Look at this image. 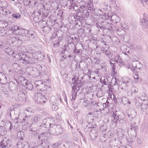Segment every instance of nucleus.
Masks as SVG:
<instances>
[{
  "label": "nucleus",
  "mask_w": 148,
  "mask_h": 148,
  "mask_svg": "<svg viewBox=\"0 0 148 148\" xmlns=\"http://www.w3.org/2000/svg\"><path fill=\"white\" fill-rule=\"evenodd\" d=\"M40 51L32 52L31 54H30L29 56L24 53H19L14 57H16L18 60L23 62V63L25 62L28 64H36L38 62L37 55L40 54Z\"/></svg>",
  "instance_id": "1"
},
{
  "label": "nucleus",
  "mask_w": 148,
  "mask_h": 148,
  "mask_svg": "<svg viewBox=\"0 0 148 148\" xmlns=\"http://www.w3.org/2000/svg\"><path fill=\"white\" fill-rule=\"evenodd\" d=\"M51 133L56 135H58L61 134L63 130L60 125L54 124H50L49 130Z\"/></svg>",
  "instance_id": "2"
},
{
  "label": "nucleus",
  "mask_w": 148,
  "mask_h": 148,
  "mask_svg": "<svg viewBox=\"0 0 148 148\" xmlns=\"http://www.w3.org/2000/svg\"><path fill=\"white\" fill-rule=\"evenodd\" d=\"M97 26L102 30L108 29L110 30H113L114 25L107 21H103L100 23L97 22L96 23Z\"/></svg>",
  "instance_id": "3"
},
{
  "label": "nucleus",
  "mask_w": 148,
  "mask_h": 148,
  "mask_svg": "<svg viewBox=\"0 0 148 148\" xmlns=\"http://www.w3.org/2000/svg\"><path fill=\"white\" fill-rule=\"evenodd\" d=\"M10 30L12 31V33L14 34H18V33L25 34L27 33L28 31L24 29H21L18 26L13 25L10 28H9Z\"/></svg>",
  "instance_id": "4"
},
{
  "label": "nucleus",
  "mask_w": 148,
  "mask_h": 148,
  "mask_svg": "<svg viewBox=\"0 0 148 148\" xmlns=\"http://www.w3.org/2000/svg\"><path fill=\"white\" fill-rule=\"evenodd\" d=\"M132 81L130 79L124 80L121 82L119 87L121 89L127 91L128 90L129 86L132 84Z\"/></svg>",
  "instance_id": "5"
},
{
  "label": "nucleus",
  "mask_w": 148,
  "mask_h": 148,
  "mask_svg": "<svg viewBox=\"0 0 148 148\" xmlns=\"http://www.w3.org/2000/svg\"><path fill=\"white\" fill-rule=\"evenodd\" d=\"M34 98L36 102L38 104L45 103L47 101V99L45 96L41 94L40 92L36 93L35 95Z\"/></svg>",
  "instance_id": "6"
},
{
  "label": "nucleus",
  "mask_w": 148,
  "mask_h": 148,
  "mask_svg": "<svg viewBox=\"0 0 148 148\" xmlns=\"http://www.w3.org/2000/svg\"><path fill=\"white\" fill-rule=\"evenodd\" d=\"M34 84L38 92L44 91L47 88V86L45 85V83L41 81H36Z\"/></svg>",
  "instance_id": "7"
},
{
  "label": "nucleus",
  "mask_w": 148,
  "mask_h": 148,
  "mask_svg": "<svg viewBox=\"0 0 148 148\" xmlns=\"http://www.w3.org/2000/svg\"><path fill=\"white\" fill-rule=\"evenodd\" d=\"M25 94H18L17 96L16 95L14 97H12V101L14 102L18 101H23L25 100Z\"/></svg>",
  "instance_id": "8"
},
{
  "label": "nucleus",
  "mask_w": 148,
  "mask_h": 148,
  "mask_svg": "<svg viewBox=\"0 0 148 148\" xmlns=\"http://www.w3.org/2000/svg\"><path fill=\"white\" fill-rule=\"evenodd\" d=\"M127 112L128 117H130V121H131V119L134 118L136 115V111L133 109H128Z\"/></svg>",
  "instance_id": "9"
},
{
  "label": "nucleus",
  "mask_w": 148,
  "mask_h": 148,
  "mask_svg": "<svg viewBox=\"0 0 148 148\" xmlns=\"http://www.w3.org/2000/svg\"><path fill=\"white\" fill-rule=\"evenodd\" d=\"M26 35L25 36L27 38V39L33 41L34 40V38H36L35 32L33 31L32 32H28L27 33H25Z\"/></svg>",
  "instance_id": "10"
},
{
  "label": "nucleus",
  "mask_w": 148,
  "mask_h": 148,
  "mask_svg": "<svg viewBox=\"0 0 148 148\" xmlns=\"http://www.w3.org/2000/svg\"><path fill=\"white\" fill-rule=\"evenodd\" d=\"M51 119L52 120V119ZM50 120L51 121V119L49 118H47L45 119H44L43 121L42 124V125H40V127L41 128L43 127L46 128L47 126H49V128L50 124H52V123H51L49 122Z\"/></svg>",
  "instance_id": "11"
},
{
  "label": "nucleus",
  "mask_w": 148,
  "mask_h": 148,
  "mask_svg": "<svg viewBox=\"0 0 148 148\" xmlns=\"http://www.w3.org/2000/svg\"><path fill=\"white\" fill-rule=\"evenodd\" d=\"M34 110L30 108H27L24 110V114L26 115L25 116V118H28L31 116L34 113Z\"/></svg>",
  "instance_id": "12"
},
{
  "label": "nucleus",
  "mask_w": 148,
  "mask_h": 148,
  "mask_svg": "<svg viewBox=\"0 0 148 148\" xmlns=\"http://www.w3.org/2000/svg\"><path fill=\"white\" fill-rule=\"evenodd\" d=\"M48 134V133L47 132L42 133L40 135L38 138L39 140L45 142L47 139Z\"/></svg>",
  "instance_id": "13"
},
{
  "label": "nucleus",
  "mask_w": 148,
  "mask_h": 148,
  "mask_svg": "<svg viewBox=\"0 0 148 148\" xmlns=\"http://www.w3.org/2000/svg\"><path fill=\"white\" fill-rule=\"evenodd\" d=\"M59 101L60 102H61V99L59 97L56 98L55 97H52L51 98L50 101L52 102V103L53 104L52 106V108L53 109V107L54 106V105H56L57 106V104L58 103V101Z\"/></svg>",
  "instance_id": "14"
},
{
  "label": "nucleus",
  "mask_w": 148,
  "mask_h": 148,
  "mask_svg": "<svg viewBox=\"0 0 148 148\" xmlns=\"http://www.w3.org/2000/svg\"><path fill=\"white\" fill-rule=\"evenodd\" d=\"M23 138H22L20 139V141L17 143V145L18 148H25V147L27 145V142H23L22 141Z\"/></svg>",
  "instance_id": "15"
},
{
  "label": "nucleus",
  "mask_w": 148,
  "mask_h": 148,
  "mask_svg": "<svg viewBox=\"0 0 148 148\" xmlns=\"http://www.w3.org/2000/svg\"><path fill=\"white\" fill-rule=\"evenodd\" d=\"M70 144L69 142L63 141L58 144V148H69Z\"/></svg>",
  "instance_id": "16"
},
{
  "label": "nucleus",
  "mask_w": 148,
  "mask_h": 148,
  "mask_svg": "<svg viewBox=\"0 0 148 148\" xmlns=\"http://www.w3.org/2000/svg\"><path fill=\"white\" fill-rule=\"evenodd\" d=\"M41 119V116L40 114H36L31 119V121L36 123L39 121Z\"/></svg>",
  "instance_id": "17"
},
{
  "label": "nucleus",
  "mask_w": 148,
  "mask_h": 148,
  "mask_svg": "<svg viewBox=\"0 0 148 148\" xmlns=\"http://www.w3.org/2000/svg\"><path fill=\"white\" fill-rule=\"evenodd\" d=\"M112 59L116 63L120 64L123 63V60L119 54H117Z\"/></svg>",
  "instance_id": "18"
},
{
  "label": "nucleus",
  "mask_w": 148,
  "mask_h": 148,
  "mask_svg": "<svg viewBox=\"0 0 148 148\" xmlns=\"http://www.w3.org/2000/svg\"><path fill=\"white\" fill-rule=\"evenodd\" d=\"M130 125L131 126L130 129L132 130H133L135 133L136 131L138 129V126L136 125V123L134 121H132L130 122Z\"/></svg>",
  "instance_id": "19"
},
{
  "label": "nucleus",
  "mask_w": 148,
  "mask_h": 148,
  "mask_svg": "<svg viewBox=\"0 0 148 148\" xmlns=\"http://www.w3.org/2000/svg\"><path fill=\"white\" fill-rule=\"evenodd\" d=\"M72 88V99L74 100L76 99L77 90L76 89V86H73Z\"/></svg>",
  "instance_id": "20"
},
{
  "label": "nucleus",
  "mask_w": 148,
  "mask_h": 148,
  "mask_svg": "<svg viewBox=\"0 0 148 148\" xmlns=\"http://www.w3.org/2000/svg\"><path fill=\"white\" fill-rule=\"evenodd\" d=\"M72 79L73 81H74L73 82L74 84L75 83L77 84L76 86H77L78 88L81 87V86H82L84 83L83 81L82 82L81 81H77V80H76L75 77L72 78Z\"/></svg>",
  "instance_id": "21"
},
{
  "label": "nucleus",
  "mask_w": 148,
  "mask_h": 148,
  "mask_svg": "<svg viewBox=\"0 0 148 148\" xmlns=\"http://www.w3.org/2000/svg\"><path fill=\"white\" fill-rule=\"evenodd\" d=\"M101 18L104 19L110 20L111 18V15L108 13H105L103 15L100 14L99 15Z\"/></svg>",
  "instance_id": "22"
},
{
  "label": "nucleus",
  "mask_w": 148,
  "mask_h": 148,
  "mask_svg": "<svg viewBox=\"0 0 148 148\" xmlns=\"http://www.w3.org/2000/svg\"><path fill=\"white\" fill-rule=\"evenodd\" d=\"M111 18L110 20L116 23H119L120 20V17L116 15H113L111 16Z\"/></svg>",
  "instance_id": "23"
},
{
  "label": "nucleus",
  "mask_w": 148,
  "mask_h": 148,
  "mask_svg": "<svg viewBox=\"0 0 148 148\" xmlns=\"http://www.w3.org/2000/svg\"><path fill=\"white\" fill-rule=\"evenodd\" d=\"M102 53L105 54V55L109 56L111 55V52L108 49L102 47L101 49Z\"/></svg>",
  "instance_id": "24"
},
{
  "label": "nucleus",
  "mask_w": 148,
  "mask_h": 148,
  "mask_svg": "<svg viewBox=\"0 0 148 148\" xmlns=\"http://www.w3.org/2000/svg\"><path fill=\"white\" fill-rule=\"evenodd\" d=\"M7 79V77L5 75L2 73L0 72V83H1V81L3 82H6Z\"/></svg>",
  "instance_id": "25"
},
{
  "label": "nucleus",
  "mask_w": 148,
  "mask_h": 148,
  "mask_svg": "<svg viewBox=\"0 0 148 148\" xmlns=\"http://www.w3.org/2000/svg\"><path fill=\"white\" fill-rule=\"evenodd\" d=\"M68 43L69 44L68 45L67 47L68 49L71 51L74 50L76 48L75 45L73 42L71 43L70 42H69V41H68Z\"/></svg>",
  "instance_id": "26"
},
{
  "label": "nucleus",
  "mask_w": 148,
  "mask_h": 148,
  "mask_svg": "<svg viewBox=\"0 0 148 148\" xmlns=\"http://www.w3.org/2000/svg\"><path fill=\"white\" fill-rule=\"evenodd\" d=\"M92 26L90 24H88L86 25L85 29V31L86 34L88 35L89 34H90L91 31V28Z\"/></svg>",
  "instance_id": "27"
},
{
  "label": "nucleus",
  "mask_w": 148,
  "mask_h": 148,
  "mask_svg": "<svg viewBox=\"0 0 148 148\" xmlns=\"http://www.w3.org/2000/svg\"><path fill=\"white\" fill-rule=\"evenodd\" d=\"M15 122L13 123H11L10 122H8V124L10 126L9 130H11L12 129H16L17 127V126L15 125Z\"/></svg>",
  "instance_id": "28"
},
{
  "label": "nucleus",
  "mask_w": 148,
  "mask_h": 148,
  "mask_svg": "<svg viewBox=\"0 0 148 148\" xmlns=\"http://www.w3.org/2000/svg\"><path fill=\"white\" fill-rule=\"evenodd\" d=\"M25 88H26L28 90H31L33 88V85L29 81H27L25 83Z\"/></svg>",
  "instance_id": "29"
},
{
  "label": "nucleus",
  "mask_w": 148,
  "mask_h": 148,
  "mask_svg": "<svg viewBox=\"0 0 148 148\" xmlns=\"http://www.w3.org/2000/svg\"><path fill=\"white\" fill-rule=\"evenodd\" d=\"M12 93V92L9 90H5L4 91L3 93V95L8 99L10 98V95Z\"/></svg>",
  "instance_id": "30"
},
{
  "label": "nucleus",
  "mask_w": 148,
  "mask_h": 148,
  "mask_svg": "<svg viewBox=\"0 0 148 148\" xmlns=\"http://www.w3.org/2000/svg\"><path fill=\"white\" fill-rule=\"evenodd\" d=\"M81 101H80V103L83 107H86L88 105V100H85L84 99H80Z\"/></svg>",
  "instance_id": "31"
},
{
  "label": "nucleus",
  "mask_w": 148,
  "mask_h": 148,
  "mask_svg": "<svg viewBox=\"0 0 148 148\" xmlns=\"http://www.w3.org/2000/svg\"><path fill=\"white\" fill-rule=\"evenodd\" d=\"M8 25L7 22L3 20H0V28H4Z\"/></svg>",
  "instance_id": "32"
},
{
  "label": "nucleus",
  "mask_w": 148,
  "mask_h": 148,
  "mask_svg": "<svg viewBox=\"0 0 148 148\" xmlns=\"http://www.w3.org/2000/svg\"><path fill=\"white\" fill-rule=\"evenodd\" d=\"M24 87L23 86H20L18 91V94H24L27 93L24 89Z\"/></svg>",
  "instance_id": "33"
},
{
  "label": "nucleus",
  "mask_w": 148,
  "mask_h": 148,
  "mask_svg": "<svg viewBox=\"0 0 148 148\" xmlns=\"http://www.w3.org/2000/svg\"><path fill=\"white\" fill-rule=\"evenodd\" d=\"M4 140L7 147L8 148L11 147L12 145V143L11 140L10 139L6 140V138H5Z\"/></svg>",
  "instance_id": "34"
},
{
  "label": "nucleus",
  "mask_w": 148,
  "mask_h": 148,
  "mask_svg": "<svg viewBox=\"0 0 148 148\" xmlns=\"http://www.w3.org/2000/svg\"><path fill=\"white\" fill-rule=\"evenodd\" d=\"M51 29L49 27H42V30L45 34L49 33L51 31Z\"/></svg>",
  "instance_id": "35"
},
{
  "label": "nucleus",
  "mask_w": 148,
  "mask_h": 148,
  "mask_svg": "<svg viewBox=\"0 0 148 148\" xmlns=\"http://www.w3.org/2000/svg\"><path fill=\"white\" fill-rule=\"evenodd\" d=\"M66 41H69V42H73L74 41L78 39V37L76 36H74L73 37H69L66 38Z\"/></svg>",
  "instance_id": "36"
},
{
  "label": "nucleus",
  "mask_w": 148,
  "mask_h": 148,
  "mask_svg": "<svg viewBox=\"0 0 148 148\" xmlns=\"http://www.w3.org/2000/svg\"><path fill=\"white\" fill-rule=\"evenodd\" d=\"M61 30L63 33L66 34L68 31V29L66 26H61Z\"/></svg>",
  "instance_id": "37"
},
{
  "label": "nucleus",
  "mask_w": 148,
  "mask_h": 148,
  "mask_svg": "<svg viewBox=\"0 0 148 148\" xmlns=\"http://www.w3.org/2000/svg\"><path fill=\"white\" fill-rule=\"evenodd\" d=\"M5 51L8 55H12L14 56V51H12L11 48H8L6 49H5Z\"/></svg>",
  "instance_id": "38"
},
{
  "label": "nucleus",
  "mask_w": 148,
  "mask_h": 148,
  "mask_svg": "<svg viewBox=\"0 0 148 148\" xmlns=\"http://www.w3.org/2000/svg\"><path fill=\"white\" fill-rule=\"evenodd\" d=\"M87 96L86 97L87 99L92 100L93 99L94 94L92 92H87Z\"/></svg>",
  "instance_id": "39"
},
{
  "label": "nucleus",
  "mask_w": 148,
  "mask_h": 148,
  "mask_svg": "<svg viewBox=\"0 0 148 148\" xmlns=\"http://www.w3.org/2000/svg\"><path fill=\"white\" fill-rule=\"evenodd\" d=\"M104 10L107 11H112L111 7L110 6L106 4H104Z\"/></svg>",
  "instance_id": "40"
},
{
  "label": "nucleus",
  "mask_w": 148,
  "mask_h": 148,
  "mask_svg": "<svg viewBox=\"0 0 148 148\" xmlns=\"http://www.w3.org/2000/svg\"><path fill=\"white\" fill-rule=\"evenodd\" d=\"M9 41L10 42V44H13L14 43H15L16 41H17L18 40L16 37H13L10 38Z\"/></svg>",
  "instance_id": "41"
},
{
  "label": "nucleus",
  "mask_w": 148,
  "mask_h": 148,
  "mask_svg": "<svg viewBox=\"0 0 148 148\" xmlns=\"http://www.w3.org/2000/svg\"><path fill=\"white\" fill-rule=\"evenodd\" d=\"M25 35V34H21L18 33V34H16V37L17 39V40H22L23 38V35Z\"/></svg>",
  "instance_id": "42"
},
{
  "label": "nucleus",
  "mask_w": 148,
  "mask_h": 148,
  "mask_svg": "<svg viewBox=\"0 0 148 148\" xmlns=\"http://www.w3.org/2000/svg\"><path fill=\"white\" fill-rule=\"evenodd\" d=\"M113 117L114 118L113 121L114 122H116L118 121L119 118V115L114 112L113 114Z\"/></svg>",
  "instance_id": "43"
},
{
  "label": "nucleus",
  "mask_w": 148,
  "mask_h": 148,
  "mask_svg": "<svg viewBox=\"0 0 148 148\" xmlns=\"http://www.w3.org/2000/svg\"><path fill=\"white\" fill-rule=\"evenodd\" d=\"M78 33L82 35H84L85 36V34H86L85 29L82 28H81L78 30Z\"/></svg>",
  "instance_id": "44"
},
{
  "label": "nucleus",
  "mask_w": 148,
  "mask_h": 148,
  "mask_svg": "<svg viewBox=\"0 0 148 148\" xmlns=\"http://www.w3.org/2000/svg\"><path fill=\"white\" fill-rule=\"evenodd\" d=\"M12 16L16 19H19L21 17V15L18 13H14L12 14Z\"/></svg>",
  "instance_id": "45"
},
{
  "label": "nucleus",
  "mask_w": 148,
  "mask_h": 148,
  "mask_svg": "<svg viewBox=\"0 0 148 148\" xmlns=\"http://www.w3.org/2000/svg\"><path fill=\"white\" fill-rule=\"evenodd\" d=\"M146 21H148V15L146 13H145L143 15V18L141 22L143 23L145 22Z\"/></svg>",
  "instance_id": "46"
},
{
  "label": "nucleus",
  "mask_w": 148,
  "mask_h": 148,
  "mask_svg": "<svg viewBox=\"0 0 148 148\" xmlns=\"http://www.w3.org/2000/svg\"><path fill=\"white\" fill-rule=\"evenodd\" d=\"M26 119L23 118L22 120V121H20V119H19V118H16V120L14 121V122H15L17 124L18 123H23V122H25V121H27V118H26Z\"/></svg>",
  "instance_id": "47"
},
{
  "label": "nucleus",
  "mask_w": 148,
  "mask_h": 148,
  "mask_svg": "<svg viewBox=\"0 0 148 148\" xmlns=\"http://www.w3.org/2000/svg\"><path fill=\"white\" fill-rule=\"evenodd\" d=\"M127 66L129 69H130L133 72L135 71H136V68L138 69L137 65H136L135 66L133 65L132 66H130V65H127Z\"/></svg>",
  "instance_id": "48"
},
{
  "label": "nucleus",
  "mask_w": 148,
  "mask_h": 148,
  "mask_svg": "<svg viewBox=\"0 0 148 148\" xmlns=\"http://www.w3.org/2000/svg\"><path fill=\"white\" fill-rule=\"evenodd\" d=\"M93 133L94 135L92 134L91 133H90V136L91 138L92 139H94L96 138L97 137V134L96 132L95 131L93 132Z\"/></svg>",
  "instance_id": "49"
},
{
  "label": "nucleus",
  "mask_w": 148,
  "mask_h": 148,
  "mask_svg": "<svg viewBox=\"0 0 148 148\" xmlns=\"http://www.w3.org/2000/svg\"><path fill=\"white\" fill-rule=\"evenodd\" d=\"M115 99H116V101H117L118 100V101L120 103H123L124 105L125 104V102H124V100H125V99H123L120 97L118 98L117 99H116V98H115Z\"/></svg>",
  "instance_id": "50"
},
{
  "label": "nucleus",
  "mask_w": 148,
  "mask_h": 148,
  "mask_svg": "<svg viewBox=\"0 0 148 148\" xmlns=\"http://www.w3.org/2000/svg\"><path fill=\"white\" fill-rule=\"evenodd\" d=\"M7 31L6 30L4 29H1L0 30V35L1 36H4L6 35Z\"/></svg>",
  "instance_id": "51"
},
{
  "label": "nucleus",
  "mask_w": 148,
  "mask_h": 148,
  "mask_svg": "<svg viewBox=\"0 0 148 148\" xmlns=\"http://www.w3.org/2000/svg\"><path fill=\"white\" fill-rule=\"evenodd\" d=\"M148 107V105L144 104L143 103H142V104L140 107L142 110L146 109Z\"/></svg>",
  "instance_id": "52"
},
{
  "label": "nucleus",
  "mask_w": 148,
  "mask_h": 148,
  "mask_svg": "<svg viewBox=\"0 0 148 148\" xmlns=\"http://www.w3.org/2000/svg\"><path fill=\"white\" fill-rule=\"evenodd\" d=\"M140 99L141 101H145L147 99V97L145 94H143L141 95L140 96Z\"/></svg>",
  "instance_id": "53"
},
{
  "label": "nucleus",
  "mask_w": 148,
  "mask_h": 148,
  "mask_svg": "<svg viewBox=\"0 0 148 148\" xmlns=\"http://www.w3.org/2000/svg\"><path fill=\"white\" fill-rule=\"evenodd\" d=\"M114 30L115 31V32H116L119 35V34H121V33H120L121 32H125V31L124 30H123L121 28H116V29H115Z\"/></svg>",
  "instance_id": "54"
},
{
  "label": "nucleus",
  "mask_w": 148,
  "mask_h": 148,
  "mask_svg": "<svg viewBox=\"0 0 148 148\" xmlns=\"http://www.w3.org/2000/svg\"><path fill=\"white\" fill-rule=\"evenodd\" d=\"M0 146L2 148L7 147L6 144L5 142V140L3 139L1 141L0 143Z\"/></svg>",
  "instance_id": "55"
},
{
  "label": "nucleus",
  "mask_w": 148,
  "mask_h": 148,
  "mask_svg": "<svg viewBox=\"0 0 148 148\" xmlns=\"http://www.w3.org/2000/svg\"><path fill=\"white\" fill-rule=\"evenodd\" d=\"M98 103H96L95 101L91 102L90 103V104L92 106H94L95 107H99L98 105Z\"/></svg>",
  "instance_id": "56"
},
{
  "label": "nucleus",
  "mask_w": 148,
  "mask_h": 148,
  "mask_svg": "<svg viewBox=\"0 0 148 148\" xmlns=\"http://www.w3.org/2000/svg\"><path fill=\"white\" fill-rule=\"evenodd\" d=\"M142 4L144 6L148 7V1L147 0H144L142 1Z\"/></svg>",
  "instance_id": "57"
},
{
  "label": "nucleus",
  "mask_w": 148,
  "mask_h": 148,
  "mask_svg": "<svg viewBox=\"0 0 148 148\" xmlns=\"http://www.w3.org/2000/svg\"><path fill=\"white\" fill-rule=\"evenodd\" d=\"M76 5V4H70V5L68 7L69 9H72V10H73L75 8V6Z\"/></svg>",
  "instance_id": "58"
},
{
  "label": "nucleus",
  "mask_w": 148,
  "mask_h": 148,
  "mask_svg": "<svg viewBox=\"0 0 148 148\" xmlns=\"http://www.w3.org/2000/svg\"><path fill=\"white\" fill-rule=\"evenodd\" d=\"M75 25L76 26L77 25H78V26H80L81 25H82V24L81 21H76V19L75 20Z\"/></svg>",
  "instance_id": "59"
},
{
  "label": "nucleus",
  "mask_w": 148,
  "mask_h": 148,
  "mask_svg": "<svg viewBox=\"0 0 148 148\" xmlns=\"http://www.w3.org/2000/svg\"><path fill=\"white\" fill-rule=\"evenodd\" d=\"M142 103H140L138 101H135V105L137 108H139L140 107Z\"/></svg>",
  "instance_id": "60"
},
{
  "label": "nucleus",
  "mask_w": 148,
  "mask_h": 148,
  "mask_svg": "<svg viewBox=\"0 0 148 148\" xmlns=\"http://www.w3.org/2000/svg\"><path fill=\"white\" fill-rule=\"evenodd\" d=\"M103 94L101 91H99L97 92L96 96L97 97H100L103 96Z\"/></svg>",
  "instance_id": "61"
},
{
  "label": "nucleus",
  "mask_w": 148,
  "mask_h": 148,
  "mask_svg": "<svg viewBox=\"0 0 148 148\" xmlns=\"http://www.w3.org/2000/svg\"><path fill=\"white\" fill-rule=\"evenodd\" d=\"M81 50V49H78L77 51H76L77 48L76 47L75 49L73 50V53L74 54H79Z\"/></svg>",
  "instance_id": "62"
},
{
  "label": "nucleus",
  "mask_w": 148,
  "mask_h": 148,
  "mask_svg": "<svg viewBox=\"0 0 148 148\" xmlns=\"http://www.w3.org/2000/svg\"><path fill=\"white\" fill-rule=\"evenodd\" d=\"M121 27L123 29L127 30L129 29V26L125 24H123L121 25Z\"/></svg>",
  "instance_id": "63"
},
{
  "label": "nucleus",
  "mask_w": 148,
  "mask_h": 148,
  "mask_svg": "<svg viewBox=\"0 0 148 148\" xmlns=\"http://www.w3.org/2000/svg\"><path fill=\"white\" fill-rule=\"evenodd\" d=\"M119 123L122 125H124L126 123L125 120L124 119H120L119 120Z\"/></svg>",
  "instance_id": "64"
}]
</instances>
